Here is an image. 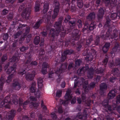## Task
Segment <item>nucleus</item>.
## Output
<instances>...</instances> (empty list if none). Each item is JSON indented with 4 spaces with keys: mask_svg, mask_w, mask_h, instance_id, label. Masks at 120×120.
I'll list each match as a JSON object with an SVG mask.
<instances>
[{
    "mask_svg": "<svg viewBox=\"0 0 120 120\" xmlns=\"http://www.w3.org/2000/svg\"><path fill=\"white\" fill-rule=\"evenodd\" d=\"M63 19L62 17H60L58 19V21L56 22L54 27L56 30L54 28H51L50 30L49 36L50 37V41L53 42L55 40V36H58L60 32L61 37H64L66 33V30L63 26H61L62 23Z\"/></svg>",
    "mask_w": 120,
    "mask_h": 120,
    "instance_id": "nucleus-1",
    "label": "nucleus"
},
{
    "mask_svg": "<svg viewBox=\"0 0 120 120\" xmlns=\"http://www.w3.org/2000/svg\"><path fill=\"white\" fill-rule=\"evenodd\" d=\"M93 40V38L92 36L90 37L86 40V44L84 46L85 47V50L82 53L83 56H86L85 60L88 62L91 61L96 56V52L95 50L91 49L90 51L89 49L90 45Z\"/></svg>",
    "mask_w": 120,
    "mask_h": 120,
    "instance_id": "nucleus-2",
    "label": "nucleus"
},
{
    "mask_svg": "<svg viewBox=\"0 0 120 120\" xmlns=\"http://www.w3.org/2000/svg\"><path fill=\"white\" fill-rule=\"evenodd\" d=\"M52 12L49 11L46 15H43L42 18L40 17L33 26V28L35 29H38L44 22L45 23H49L51 19Z\"/></svg>",
    "mask_w": 120,
    "mask_h": 120,
    "instance_id": "nucleus-3",
    "label": "nucleus"
},
{
    "mask_svg": "<svg viewBox=\"0 0 120 120\" xmlns=\"http://www.w3.org/2000/svg\"><path fill=\"white\" fill-rule=\"evenodd\" d=\"M116 10L117 13H112L110 16V19L109 18V17H107L106 22L105 25V26L107 27L108 29L111 28L112 30V29L110 25V23L111 20H115L117 17L119 18L120 17V3H119L116 7Z\"/></svg>",
    "mask_w": 120,
    "mask_h": 120,
    "instance_id": "nucleus-4",
    "label": "nucleus"
},
{
    "mask_svg": "<svg viewBox=\"0 0 120 120\" xmlns=\"http://www.w3.org/2000/svg\"><path fill=\"white\" fill-rule=\"evenodd\" d=\"M80 34L79 33V30L77 29L75 30L72 33V37L73 39L70 40L66 39L65 41V46L67 47L70 43L73 45H75L76 42L75 41L79 40Z\"/></svg>",
    "mask_w": 120,
    "mask_h": 120,
    "instance_id": "nucleus-5",
    "label": "nucleus"
},
{
    "mask_svg": "<svg viewBox=\"0 0 120 120\" xmlns=\"http://www.w3.org/2000/svg\"><path fill=\"white\" fill-rule=\"evenodd\" d=\"M37 64L38 63L36 61H31L23 66L22 68L19 69L18 71V74L19 75L22 76L29 70V67L36 66Z\"/></svg>",
    "mask_w": 120,
    "mask_h": 120,
    "instance_id": "nucleus-6",
    "label": "nucleus"
},
{
    "mask_svg": "<svg viewBox=\"0 0 120 120\" xmlns=\"http://www.w3.org/2000/svg\"><path fill=\"white\" fill-rule=\"evenodd\" d=\"M23 10L21 16L23 18H25L26 20L29 19L31 14V9L30 8H28L27 9L25 8L24 4H23L21 5L19 9V11H21Z\"/></svg>",
    "mask_w": 120,
    "mask_h": 120,
    "instance_id": "nucleus-7",
    "label": "nucleus"
},
{
    "mask_svg": "<svg viewBox=\"0 0 120 120\" xmlns=\"http://www.w3.org/2000/svg\"><path fill=\"white\" fill-rule=\"evenodd\" d=\"M112 31V29L110 28L108 29V30L106 32L105 35L102 34L101 35H97L94 40V44L96 45H98L100 44V38H101L104 39L106 40L107 39L110 35Z\"/></svg>",
    "mask_w": 120,
    "mask_h": 120,
    "instance_id": "nucleus-8",
    "label": "nucleus"
},
{
    "mask_svg": "<svg viewBox=\"0 0 120 120\" xmlns=\"http://www.w3.org/2000/svg\"><path fill=\"white\" fill-rule=\"evenodd\" d=\"M74 52V51L72 49H67L65 50L63 53H62L60 61L62 62H64L67 58L68 55H70L72 54Z\"/></svg>",
    "mask_w": 120,
    "mask_h": 120,
    "instance_id": "nucleus-9",
    "label": "nucleus"
},
{
    "mask_svg": "<svg viewBox=\"0 0 120 120\" xmlns=\"http://www.w3.org/2000/svg\"><path fill=\"white\" fill-rule=\"evenodd\" d=\"M71 93V91L70 90H68L65 94L64 96V98L66 100L63 101L62 104L64 105H68L69 102V100H71L72 98V97L71 95H70Z\"/></svg>",
    "mask_w": 120,
    "mask_h": 120,
    "instance_id": "nucleus-10",
    "label": "nucleus"
},
{
    "mask_svg": "<svg viewBox=\"0 0 120 120\" xmlns=\"http://www.w3.org/2000/svg\"><path fill=\"white\" fill-rule=\"evenodd\" d=\"M67 66L68 64L66 62L62 64L61 67L59 68H58L56 71H55V73L58 75L59 76L60 74L62 73L67 69Z\"/></svg>",
    "mask_w": 120,
    "mask_h": 120,
    "instance_id": "nucleus-11",
    "label": "nucleus"
},
{
    "mask_svg": "<svg viewBox=\"0 0 120 120\" xmlns=\"http://www.w3.org/2000/svg\"><path fill=\"white\" fill-rule=\"evenodd\" d=\"M108 103L107 101L104 100L102 102V106L105 108L106 111L111 112L112 111V106L111 105H108Z\"/></svg>",
    "mask_w": 120,
    "mask_h": 120,
    "instance_id": "nucleus-12",
    "label": "nucleus"
},
{
    "mask_svg": "<svg viewBox=\"0 0 120 120\" xmlns=\"http://www.w3.org/2000/svg\"><path fill=\"white\" fill-rule=\"evenodd\" d=\"M120 49V45L119 43L116 42L115 43L114 47L113 48L112 51L109 54L112 57H113L115 55V52L119 51Z\"/></svg>",
    "mask_w": 120,
    "mask_h": 120,
    "instance_id": "nucleus-13",
    "label": "nucleus"
},
{
    "mask_svg": "<svg viewBox=\"0 0 120 120\" xmlns=\"http://www.w3.org/2000/svg\"><path fill=\"white\" fill-rule=\"evenodd\" d=\"M85 68L86 70H88L87 72V77L89 79H92L93 76L94 70L93 68H89L88 65H86Z\"/></svg>",
    "mask_w": 120,
    "mask_h": 120,
    "instance_id": "nucleus-14",
    "label": "nucleus"
},
{
    "mask_svg": "<svg viewBox=\"0 0 120 120\" xmlns=\"http://www.w3.org/2000/svg\"><path fill=\"white\" fill-rule=\"evenodd\" d=\"M49 65L46 62H43L42 65V69L41 72L43 75L46 74L47 72V68H49Z\"/></svg>",
    "mask_w": 120,
    "mask_h": 120,
    "instance_id": "nucleus-15",
    "label": "nucleus"
},
{
    "mask_svg": "<svg viewBox=\"0 0 120 120\" xmlns=\"http://www.w3.org/2000/svg\"><path fill=\"white\" fill-rule=\"evenodd\" d=\"M100 93L101 95L103 94L104 93V91L106 90L107 88V84L105 82L102 83L100 84Z\"/></svg>",
    "mask_w": 120,
    "mask_h": 120,
    "instance_id": "nucleus-16",
    "label": "nucleus"
},
{
    "mask_svg": "<svg viewBox=\"0 0 120 120\" xmlns=\"http://www.w3.org/2000/svg\"><path fill=\"white\" fill-rule=\"evenodd\" d=\"M16 113L15 110H11L8 113V120H13Z\"/></svg>",
    "mask_w": 120,
    "mask_h": 120,
    "instance_id": "nucleus-17",
    "label": "nucleus"
},
{
    "mask_svg": "<svg viewBox=\"0 0 120 120\" xmlns=\"http://www.w3.org/2000/svg\"><path fill=\"white\" fill-rule=\"evenodd\" d=\"M83 115L81 113H78L76 115V117L80 119H85L87 118V114L85 110H84Z\"/></svg>",
    "mask_w": 120,
    "mask_h": 120,
    "instance_id": "nucleus-18",
    "label": "nucleus"
},
{
    "mask_svg": "<svg viewBox=\"0 0 120 120\" xmlns=\"http://www.w3.org/2000/svg\"><path fill=\"white\" fill-rule=\"evenodd\" d=\"M57 4L58 5L55 6L54 10V14L52 15V18L53 19L56 17L59 11V4L58 3H57Z\"/></svg>",
    "mask_w": 120,
    "mask_h": 120,
    "instance_id": "nucleus-19",
    "label": "nucleus"
},
{
    "mask_svg": "<svg viewBox=\"0 0 120 120\" xmlns=\"http://www.w3.org/2000/svg\"><path fill=\"white\" fill-rule=\"evenodd\" d=\"M12 87L14 90H19L21 87L20 84L17 81H15L12 83Z\"/></svg>",
    "mask_w": 120,
    "mask_h": 120,
    "instance_id": "nucleus-20",
    "label": "nucleus"
},
{
    "mask_svg": "<svg viewBox=\"0 0 120 120\" xmlns=\"http://www.w3.org/2000/svg\"><path fill=\"white\" fill-rule=\"evenodd\" d=\"M105 10V9L102 8H101L99 9L97 15V17L98 19H101L103 18Z\"/></svg>",
    "mask_w": 120,
    "mask_h": 120,
    "instance_id": "nucleus-21",
    "label": "nucleus"
},
{
    "mask_svg": "<svg viewBox=\"0 0 120 120\" xmlns=\"http://www.w3.org/2000/svg\"><path fill=\"white\" fill-rule=\"evenodd\" d=\"M10 95H8L6 96L4 100L0 99V106H3L5 102H10Z\"/></svg>",
    "mask_w": 120,
    "mask_h": 120,
    "instance_id": "nucleus-22",
    "label": "nucleus"
},
{
    "mask_svg": "<svg viewBox=\"0 0 120 120\" xmlns=\"http://www.w3.org/2000/svg\"><path fill=\"white\" fill-rule=\"evenodd\" d=\"M95 13L94 12H91L87 16L86 19L87 21H92L95 19Z\"/></svg>",
    "mask_w": 120,
    "mask_h": 120,
    "instance_id": "nucleus-23",
    "label": "nucleus"
},
{
    "mask_svg": "<svg viewBox=\"0 0 120 120\" xmlns=\"http://www.w3.org/2000/svg\"><path fill=\"white\" fill-rule=\"evenodd\" d=\"M35 76L34 74L28 73L25 75V78L26 80L29 81L32 80Z\"/></svg>",
    "mask_w": 120,
    "mask_h": 120,
    "instance_id": "nucleus-24",
    "label": "nucleus"
},
{
    "mask_svg": "<svg viewBox=\"0 0 120 120\" xmlns=\"http://www.w3.org/2000/svg\"><path fill=\"white\" fill-rule=\"evenodd\" d=\"M110 45V44L109 42H106L102 48V50L103 52L105 53L108 51L109 47Z\"/></svg>",
    "mask_w": 120,
    "mask_h": 120,
    "instance_id": "nucleus-25",
    "label": "nucleus"
},
{
    "mask_svg": "<svg viewBox=\"0 0 120 120\" xmlns=\"http://www.w3.org/2000/svg\"><path fill=\"white\" fill-rule=\"evenodd\" d=\"M45 51L44 49H41L39 55V59L41 61H43L44 60Z\"/></svg>",
    "mask_w": 120,
    "mask_h": 120,
    "instance_id": "nucleus-26",
    "label": "nucleus"
},
{
    "mask_svg": "<svg viewBox=\"0 0 120 120\" xmlns=\"http://www.w3.org/2000/svg\"><path fill=\"white\" fill-rule=\"evenodd\" d=\"M16 67L14 66V64L13 66H11L8 69L7 71V73L8 74H9L11 73L13 74L15 72L16 70Z\"/></svg>",
    "mask_w": 120,
    "mask_h": 120,
    "instance_id": "nucleus-27",
    "label": "nucleus"
},
{
    "mask_svg": "<svg viewBox=\"0 0 120 120\" xmlns=\"http://www.w3.org/2000/svg\"><path fill=\"white\" fill-rule=\"evenodd\" d=\"M115 92L113 90H112L110 91L108 96V98L109 99H110L113 98L115 96Z\"/></svg>",
    "mask_w": 120,
    "mask_h": 120,
    "instance_id": "nucleus-28",
    "label": "nucleus"
},
{
    "mask_svg": "<svg viewBox=\"0 0 120 120\" xmlns=\"http://www.w3.org/2000/svg\"><path fill=\"white\" fill-rule=\"evenodd\" d=\"M96 83L94 82H92L90 84L88 85V87L86 91L88 92L89 90L93 89L95 86Z\"/></svg>",
    "mask_w": 120,
    "mask_h": 120,
    "instance_id": "nucleus-29",
    "label": "nucleus"
},
{
    "mask_svg": "<svg viewBox=\"0 0 120 120\" xmlns=\"http://www.w3.org/2000/svg\"><path fill=\"white\" fill-rule=\"evenodd\" d=\"M38 84V88L41 89L43 85L42 83L43 82V79L41 78H40L37 79Z\"/></svg>",
    "mask_w": 120,
    "mask_h": 120,
    "instance_id": "nucleus-30",
    "label": "nucleus"
},
{
    "mask_svg": "<svg viewBox=\"0 0 120 120\" xmlns=\"http://www.w3.org/2000/svg\"><path fill=\"white\" fill-rule=\"evenodd\" d=\"M49 4L48 3H45L44 6V8L42 12L44 14H45L49 9Z\"/></svg>",
    "mask_w": 120,
    "mask_h": 120,
    "instance_id": "nucleus-31",
    "label": "nucleus"
},
{
    "mask_svg": "<svg viewBox=\"0 0 120 120\" xmlns=\"http://www.w3.org/2000/svg\"><path fill=\"white\" fill-rule=\"evenodd\" d=\"M30 102V101L28 100H26L23 103L22 102L20 101L19 103V106H22L23 109H25L26 108V105H28Z\"/></svg>",
    "mask_w": 120,
    "mask_h": 120,
    "instance_id": "nucleus-32",
    "label": "nucleus"
},
{
    "mask_svg": "<svg viewBox=\"0 0 120 120\" xmlns=\"http://www.w3.org/2000/svg\"><path fill=\"white\" fill-rule=\"evenodd\" d=\"M5 82V79L2 76L0 79V91L2 90L4 85Z\"/></svg>",
    "mask_w": 120,
    "mask_h": 120,
    "instance_id": "nucleus-33",
    "label": "nucleus"
},
{
    "mask_svg": "<svg viewBox=\"0 0 120 120\" xmlns=\"http://www.w3.org/2000/svg\"><path fill=\"white\" fill-rule=\"evenodd\" d=\"M36 83L35 82H33L32 83V85L30 88V91L32 93H35L36 90Z\"/></svg>",
    "mask_w": 120,
    "mask_h": 120,
    "instance_id": "nucleus-34",
    "label": "nucleus"
},
{
    "mask_svg": "<svg viewBox=\"0 0 120 120\" xmlns=\"http://www.w3.org/2000/svg\"><path fill=\"white\" fill-rule=\"evenodd\" d=\"M96 22L94 21H91V24L89 26V29L90 30H92L94 29L96 25Z\"/></svg>",
    "mask_w": 120,
    "mask_h": 120,
    "instance_id": "nucleus-35",
    "label": "nucleus"
},
{
    "mask_svg": "<svg viewBox=\"0 0 120 120\" xmlns=\"http://www.w3.org/2000/svg\"><path fill=\"white\" fill-rule=\"evenodd\" d=\"M74 78H76V79H75L74 81V88H75L77 87L79 84V78L76 75H74Z\"/></svg>",
    "mask_w": 120,
    "mask_h": 120,
    "instance_id": "nucleus-36",
    "label": "nucleus"
},
{
    "mask_svg": "<svg viewBox=\"0 0 120 120\" xmlns=\"http://www.w3.org/2000/svg\"><path fill=\"white\" fill-rule=\"evenodd\" d=\"M32 57V56L31 54L30 55L27 57V59L24 61L23 62L24 65L23 66H24L26 64H28V63H29L30 62H31V58Z\"/></svg>",
    "mask_w": 120,
    "mask_h": 120,
    "instance_id": "nucleus-37",
    "label": "nucleus"
},
{
    "mask_svg": "<svg viewBox=\"0 0 120 120\" xmlns=\"http://www.w3.org/2000/svg\"><path fill=\"white\" fill-rule=\"evenodd\" d=\"M82 85H83V88L84 89V90L86 92V89L88 87V83L87 81H85L84 82L82 81Z\"/></svg>",
    "mask_w": 120,
    "mask_h": 120,
    "instance_id": "nucleus-38",
    "label": "nucleus"
},
{
    "mask_svg": "<svg viewBox=\"0 0 120 120\" xmlns=\"http://www.w3.org/2000/svg\"><path fill=\"white\" fill-rule=\"evenodd\" d=\"M40 41V37L38 36L35 37L34 41V43L36 45H38Z\"/></svg>",
    "mask_w": 120,
    "mask_h": 120,
    "instance_id": "nucleus-39",
    "label": "nucleus"
},
{
    "mask_svg": "<svg viewBox=\"0 0 120 120\" xmlns=\"http://www.w3.org/2000/svg\"><path fill=\"white\" fill-rule=\"evenodd\" d=\"M105 69L100 68L99 69H97L95 71V72L98 74L103 73L105 71Z\"/></svg>",
    "mask_w": 120,
    "mask_h": 120,
    "instance_id": "nucleus-40",
    "label": "nucleus"
},
{
    "mask_svg": "<svg viewBox=\"0 0 120 120\" xmlns=\"http://www.w3.org/2000/svg\"><path fill=\"white\" fill-rule=\"evenodd\" d=\"M77 2L78 6L79 8H82L83 4L82 0H77Z\"/></svg>",
    "mask_w": 120,
    "mask_h": 120,
    "instance_id": "nucleus-41",
    "label": "nucleus"
},
{
    "mask_svg": "<svg viewBox=\"0 0 120 120\" xmlns=\"http://www.w3.org/2000/svg\"><path fill=\"white\" fill-rule=\"evenodd\" d=\"M76 21L74 19H72L68 22L69 25L72 26H75L76 25Z\"/></svg>",
    "mask_w": 120,
    "mask_h": 120,
    "instance_id": "nucleus-42",
    "label": "nucleus"
},
{
    "mask_svg": "<svg viewBox=\"0 0 120 120\" xmlns=\"http://www.w3.org/2000/svg\"><path fill=\"white\" fill-rule=\"evenodd\" d=\"M19 58L18 55L17 56L16 55H14L11 58L12 61L15 62L16 61H18Z\"/></svg>",
    "mask_w": 120,
    "mask_h": 120,
    "instance_id": "nucleus-43",
    "label": "nucleus"
},
{
    "mask_svg": "<svg viewBox=\"0 0 120 120\" xmlns=\"http://www.w3.org/2000/svg\"><path fill=\"white\" fill-rule=\"evenodd\" d=\"M85 72L84 70V68L83 67L81 68H79L77 70V73L79 74L83 73Z\"/></svg>",
    "mask_w": 120,
    "mask_h": 120,
    "instance_id": "nucleus-44",
    "label": "nucleus"
},
{
    "mask_svg": "<svg viewBox=\"0 0 120 120\" xmlns=\"http://www.w3.org/2000/svg\"><path fill=\"white\" fill-rule=\"evenodd\" d=\"M10 102L9 103V102H5L4 105L2 106H0V107L1 108H2L4 106L5 108H6L10 109V106L9 104H8L5 105V103H7L9 104H11V100L10 98Z\"/></svg>",
    "mask_w": 120,
    "mask_h": 120,
    "instance_id": "nucleus-45",
    "label": "nucleus"
},
{
    "mask_svg": "<svg viewBox=\"0 0 120 120\" xmlns=\"http://www.w3.org/2000/svg\"><path fill=\"white\" fill-rule=\"evenodd\" d=\"M55 42L56 43V42ZM56 44V43H55V45L52 44L51 45V52H52L53 53L55 52V50L56 48V46L55 45Z\"/></svg>",
    "mask_w": 120,
    "mask_h": 120,
    "instance_id": "nucleus-46",
    "label": "nucleus"
},
{
    "mask_svg": "<svg viewBox=\"0 0 120 120\" xmlns=\"http://www.w3.org/2000/svg\"><path fill=\"white\" fill-rule=\"evenodd\" d=\"M13 75V74L11 73L10 75H9L8 76V77L7 79L6 80V82L7 83H9L11 81Z\"/></svg>",
    "mask_w": 120,
    "mask_h": 120,
    "instance_id": "nucleus-47",
    "label": "nucleus"
},
{
    "mask_svg": "<svg viewBox=\"0 0 120 120\" xmlns=\"http://www.w3.org/2000/svg\"><path fill=\"white\" fill-rule=\"evenodd\" d=\"M40 7V4L39 3L37 4V2H36L34 7L35 10L36 12H37L39 11Z\"/></svg>",
    "mask_w": 120,
    "mask_h": 120,
    "instance_id": "nucleus-48",
    "label": "nucleus"
},
{
    "mask_svg": "<svg viewBox=\"0 0 120 120\" xmlns=\"http://www.w3.org/2000/svg\"><path fill=\"white\" fill-rule=\"evenodd\" d=\"M18 40H16L14 41L12 44V50H13L15 49L16 48V46L17 44Z\"/></svg>",
    "mask_w": 120,
    "mask_h": 120,
    "instance_id": "nucleus-49",
    "label": "nucleus"
},
{
    "mask_svg": "<svg viewBox=\"0 0 120 120\" xmlns=\"http://www.w3.org/2000/svg\"><path fill=\"white\" fill-rule=\"evenodd\" d=\"M74 64L72 62H70L69 64L68 67V69L69 71H70V70L74 68Z\"/></svg>",
    "mask_w": 120,
    "mask_h": 120,
    "instance_id": "nucleus-50",
    "label": "nucleus"
},
{
    "mask_svg": "<svg viewBox=\"0 0 120 120\" xmlns=\"http://www.w3.org/2000/svg\"><path fill=\"white\" fill-rule=\"evenodd\" d=\"M109 58L105 57L103 60L102 61L103 64L104 65V66L105 67L108 61Z\"/></svg>",
    "mask_w": 120,
    "mask_h": 120,
    "instance_id": "nucleus-51",
    "label": "nucleus"
},
{
    "mask_svg": "<svg viewBox=\"0 0 120 120\" xmlns=\"http://www.w3.org/2000/svg\"><path fill=\"white\" fill-rule=\"evenodd\" d=\"M71 19V17L70 15H66L64 20V22L66 23H67L69 22Z\"/></svg>",
    "mask_w": 120,
    "mask_h": 120,
    "instance_id": "nucleus-52",
    "label": "nucleus"
},
{
    "mask_svg": "<svg viewBox=\"0 0 120 120\" xmlns=\"http://www.w3.org/2000/svg\"><path fill=\"white\" fill-rule=\"evenodd\" d=\"M82 63V61L80 59H77L75 62V66H80Z\"/></svg>",
    "mask_w": 120,
    "mask_h": 120,
    "instance_id": "nucleus-53",
    "label": "nucleus"
},
{
    "mask_svg": "<svg viewBox=\"0 0 120 120\" xmlns=\"http://www.w3.org/2000/svg\"><path fill=\"white\" fill-rule=\"evenodd\" d=\"M89 25L87 23H85L84 24V27L82 30V32L84 33L85 30L89 29Z\"/></svg>",
    "mask_w": 120,
    "mask_h": 120,
    "instance_id": "nucleus-54",
    "label": "nucleus"
},
{
    "mask_svg": "<svg viewBox=\"0 0 120 120\" xmlns=\"http://www.w3.org/2000/svg\"><path fill=\"white\" fill-rule=\"evenodd\" d=\"M112 71L116 75L119 74V70L117 68H114L112 70Z\"/></svg>",
    "mask_w": 120,
    "mask_h": 120,
    "instance_id": "nucleus-55",
    "label": "nucleus"
},
{
    "mask_svg": "<svg viewBox=\"0 0 120 120\" xmlns=\"http://www.w3.org/2000/svg\"><path fill=\"white\" fill-rule=\"evenodd\" d=\"M34 95L36 98H39L41 95L40 91L39 90H38L37 92H35L34 93Z\"/></svg>",
    "mask_w": 120,
    "mask_h": 120,
    "instance_id": "nucleus-56",
    "label": "nucleus"
},
{
    "mask_svg": "<svg viewBox=\"0 0 120 120\" xmlns=\"http://www.w3.org/2000/svg\"><path fill=\"white\" fill-rule=\"evenodd\" d=\"M62 91L60 90H58L56 92V96L60 98V97L62 95Z\"/></svg>",
    "mask_w": 120,
    "mask_h": 120,
    "instance_id": "nucleus-57",
    "label": "nucleus"
},
{
    "mask_svg": "<svg viewBox=\"0 0 120 120\" xmlns=\"http://www.w3.org/2000/svg\"><path fill=\"white\" fill-rule=\"evenodd\" d=\"M118 36V31H116V32H114L113 34L111 35V38H113L117 37Z\"/></svg>",
    "mask_w": 120,
    "mask_h": 120,
    "instance_id": "nucleus-58",
    "label": "nucleus"
},
{
    "mask_svg": "<svg viewBox=\"0 0 120 120\" xmlns=\"http://www.w3.org/2000/svg\"><path fill=\"white\" fill-rule=\"evenodd\" d=\"M29 48L28 47L24 46H22V47L20 48V50L21 51L23 52L26 50H27Z\"/></svg>",
    "mask_w": 120,
    "mask_h": 120,
    "instance_id": "nucleus-59",
    "label": "nucleus"
},
{
    "mask_svg": "<svg viewBox=\"0 0 120 120\" xmlns=\"http://www.w3.org/2000/svg\"><path fill=\"white\" fill-rule=\"evenodd\" d=\"M9 37V35L7 33H5L3 36V39L5 41L7 40Z\"/></svg>",
    "mask_w": 120,
    "mask_h": 120,
    "instance_id": "nucleus-60",
    "label": "nucleus"
},
{
    "mask_svg": "<svg viewBox=\"0 0 120 120\" xmlns=\"http://www.w3.org/2000/svg\"><path fill=\"white\" fill-rule=\"evenodd\" d=\"M77 25L79 28H81L82 25V22L81 20L79 19L78 20L77 22Z\"/></svg>",
    "mask_w": 120,
    "mask_h": 120,
    "instance_id": "nucleus-61",
    "label": "nucleus"
},
{
    "mask_svg": "<svg viewBox=\"0 0 120 120\" xmlns=\"http://www.w3.org/2000/svg\"><path fill=\"white\" fill-rule=\"evenodd\" d=\"M101 77L99 75H97L95 76L94 79V80L96 82H98L100 79Z\"/></svg>",
    "mask_w": 120,
    "mask_h": 120,
    "instance_id": "nucleus-62",
    "label": "nucleus"
},
{
    "mask_svg": "<svg viewBox=\"0 0 120 120\" xmlns=\"http://www.w3.org/2000/svg\"><path fill=\"white\" fill-rule=\"evenodd\" d=\"M115 64L116 66L120 65V59L119 58L116 59L115 61Z\"/></svg>",
    "mask_w": 120,
    "mask_h": 120,
    "instance_id": "nucleus-63",
    "label": "nucleus"
},
{
    "mask_svg": "<svg viewBox=\"0 0 120 120\" xmlns=\"http://www.w3.org/2000/svg\"><path fill=\"white\" fill-rule=\"evenodd\" d=\"M116 103L118 104L120 103V95H117L116 98Z\"/></svg>",
    "mask_w": 120,
    "mask_h": 120,
    "instance_id": "nucleus-64",
    "label": "nucleus"
}]
</instances>
